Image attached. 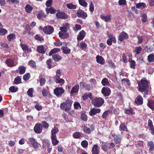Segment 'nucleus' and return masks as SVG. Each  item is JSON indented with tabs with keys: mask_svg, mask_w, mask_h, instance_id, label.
Returning <instances> with one entry per match:
<instances>
[{
	"mask_svg": "<svg viewBox=\"0 0 154 154\" xmlns=\"http://www.w3.org/2000/svg\"><path fill=\"white\" fill-rule=\"evenodd\" d=\"M111 16L110 15L106 16L101 15V18L106 22H109L111 20Z\"/></svg>",
	"mask_w": 154,
	"mask_h": 154,
	"instance_id": "bb28decb",
	"label": "nucleus"
},
{
	"mask_svg": "<svg viewBox=\"0 0 154 154\" xmlns=\"http://www.w3.org/2000/svg\"><path fill=\"white\" fill-rule=\"evenodd\" d=\"M34 103L35 104V107L38 111H40L42 109V107L41 106L39 105L38 102L36 101H34Z\"/></svg>",
	"mask_w": 154,
	"mask_h": 154,
	"instance_id": "8fccbe9b",
	"label": "nucleus"
},
{
	"mask_svg": "<svg viewBox=\"0 0 154 154\" xmlns=\"http://www.w3.org/2000/svg\"><path fill=\"white\" fill-rule=\"evenodd\" d=\"M33 90L32 88H30L27 91V94L30 97H33Z\"/></svg>",
	"mask_w": 154,
	"mask_h": 154,
	"instance_id": "4d7b16f0",
	"label": "nucleus"
},
{
	"mask_svg": "<svg viewBox=\"0 0 154 154\" xmlns=\"http://www.w3.org/2000/svg\"><path fill=\"white\" fill-rule=\"evenodd\" d=\"M59 36L62 38H68L69 35L68 33H62L60 32L59 33Z\"/></svg>",
	"mask_w": 154,
	"mask_h": 154,
	"instance_id": "4c0bfd02",
	"label": "nucleus"
},
{
	"mask_svg": "<svg viewBox=\"0 0 154 154\" xmlns=\"http://www.w3.org/2000/svg\"><path fill=\"white\" fill-rule=\"evenodd\" d=\"M147 146L149 147V151L151 152L154 150V143L152 141L148 142Z\"/></svg>",
	"mask_w": 154,
	"mask_h": 154,
	"instance_id": "c85d7f7f",
	"label": "nucleus"
},
{
	"mask_svg": "<svg viewBox=\"0 0 154 154\" xmlns=\"http://www.w3.org/2000/svg\"><path fill=\"white\" fill-rule=\"evenodd\" d=\"M7 32V30L3 28H0V35H5Z\"/></svg>",
	"mask_w": 154,
	"mask_h": 154,
	"instance_id": "338daca9",
	"label": "nucleus"
},
{
	"mask_svg": "<svg viewBox=\"0 0 154 154\" xmlns=\"http://www.w3.org/2000/svg\"><path fill=\"white\" fill-rule=\"evenodd\" d=\"M81 136V134L80 133L76 132L74 133L73 134V137L75 138H79Z\"/></svg>",
	"mask_w": 154,
	"mask_h": 154,
	"instance_id": "e2e57ef3",
	"label": "nucleus"
},
{
	"mask_svg": "<svg viewBox=\"0 0 154 154\" xmlns=\"http://www.w3.org/2000/svg\"><path fill=\"white\" fill-rule=\"evenodd\" d=\"M81 144L83 147L86 148L88 145V143L86 140H84L81 142Z\"/></svg>",
	"mask_w": 154,
	"mask_h": 154,
	"instance_id": "774afa93",
	"label": "nucleus"
},
{
	"mask_svg": "<svg viewBox=\"0 0 154 154\" xmlns=\"http://www.w3.org/2000/svg\"><path fill=\"white\" fill-rule=\"evenodd\" d=\"M45 10L47 14H48L50 13L51 14H54L56 12V10L52 7H51L49 8H46Z\"/></svg>",
	"mask_w": 154,
	"mask_h": 154,
	"instance_id": "a878e982",
	"label": "nucleus"
},
{
	"mask_svg": "<svg viewBox=\"0 0 154 154\" xmlns=\"http://www.w3.org/2000/svg\"><path fill=\"white\" fill-rule=\"evenodd\" d=\"M72 103V101L71 100L68 99L61 104L60 108L65 111H69L71 109Z\"/></svg>",
	"mask_w": 154,
	"mask_h": 154,
	"instance_id": "f03ea898",
	"label": "nucleus"
},
{
	"mask_svg": "<svg viewBox=\"0 0 154 154\" xmlns=\"http://www.w3.org/2000/svg\"><path fill=\"white\" fill-rule=\"evenodd\" d=\"M110 113L109 110H107L105 111L103 113L102 117L105 120H106L108 117Z\"/></svg>",
	"mask_w": 154,
	"mask_h": 154,
	"instance_id": "e433bc0d",
	"label": "nucleus"
},
{
	"mask_svg": "<svg viewBox=\"0 0 154 154\" xmlns=\"http://www.w3.org/2000/svg\"><path fill=\"white\" fill-rule=\"evenodd\" d=\"M79 4L83 7H85L88 5V4L85 0H79Z\"/></svg>",
	"mask_w": 154,
	"mask_h": 154,
	"instance_id": "3c124183",
	"label": "nucleus"
},
{
	"mask_svg": "<svg viewBox=\"0 0 154 154\" xmlns=\"http://www.w3.org/2000/svg\"><path fill=\"white\" fill-rule=\"evenodd\" d=\"M35 38L38 40L40 41H43L44 40V38L42 36H41L39 35H36L34 36Z\"/></svg>",
	"mask_w": 154,
	"mask_h": 154,
	"instance_id": "69168bd1",
	"label": "nucleus"
},
{
	"mask_svg": "<svg viewBox=\"0 0 154 154\" xmlns=\"http://www.w3.org/2000/svg\"><path fill=\"white\" fill-rule=\"evenodd\" d=\"M20 47L22 48V50L24 51H26L28 50V46L24 44H21Z\"/></svg>",
	"mask_w": 154,
	"mask_h": 154,
	"instance_id": "0e129e2a",
	"label": "nucleus"
},
{
	"mask_svg": "<svg viewBox=\"0 0 154 154\" xmlns=\"http://www.w3.org/2000/svg\"><path fill=\"white\" fill-rule=\"evenodd\" d=\"M43 126L40 124L36 123L34 128V130L35 133L37 134H40L42 131Z\"/></svg>",
	"mask_w": 154,
	"mask_h": 154,
	"instance_id": "423d86ee",
	"label": "nucleus"
},
{
	"mask_svg": "<svg viewBox=\"0 0 154 154\" xmlns=\"http://www.w3.org/2000/svg\"><path fill=\"white\" fill-rule=\"evenodd\" d=\"M52 144L54 146L57 145L59 143V141L57 139V137H51Z\"/></svg>",
	"mask_w": 154,
	"mask_h": 154,
	"instance_id": "a19ab883",
	"label": "nucleus"
},
{
	"mask_svg": "<svg viewBox=\"0 0 154 154\" xmlns=\"http://www.w3.org/2000/svg\"><path fill=\"white\" fill-rule=\"evenodd\" d=\"M119 130L120 131H128V129L127 127V124L125 122L121 123L119 127Z\"/></svg>",
	"mask_w": 154,
	"mask_h": 154,
	"instance_id": "aec40b11",
	"label": "nucleus"
},
{
	"mask_svg": "<svg viewBox=\"0 0 154 154\" xmlns=\"http://www.w3.org/2000/svg\"><path fill=\"white\" fill-rule=\"evenodd\" d=\"M33 8V7L29 4H27L25 7L26 11L29 13H31Z\"/></svg>",
	"mask_w": 154,
	"mask_h": 154,
	"instance_id": "2f4dec72",
	"label": "nucleus"
},
{
	"mask_svg": "<svg viewBox=\"0 0 154 154\" xmlns=\"http://www.w3.org/2000/svg\"><path fill=\"white\" fill-rule=\"evenodd\" d=\"M91 152L92 154H99L100 147L97 144L93 145L92 147Z\"/></svg>",
	"mask_w": 154,
	"mask_h": 154,
	"instance_id": "ddd939ff",
	"label": "nucleus"
},
{
	"mask_svg": "<svg viewBox=\"0 0 154 154\" xmlns=\"http://www.w3.org/2000/svg\"><path fill=\"white\" fill-rule=\"evenodd\" d=\"M54 82L56 83L59 84L60 85L62 86L64 83V80L60 78H54Z\"/></svg>",
	"mask_w": 154,
	"mask_h": 154,
	"instance_id": "4be33fe9",
	"label": "nucleus"
},
{
	"mask_svg": "<svg viewBox=\"0 0 154 154\" xmlns=\"http://www.w3.org/2000/svg\"><path fill=\"white\" fill-rule=\"evenodd\" d=\"M147 105L152 110H154V101L149 100L147 103Z\"/></svg>",
	"mask_w": 154,
	"mask_h": 154,
	"instance_id": "473e14b6",
	"label": "nucleus"
},
{
	"mask_svg": "<svg viewBox=\"0 0 154 154\" xmlns=\"http://www.w3.org/2000/svg\"><path fill=\"white\" fill-rule=\"evenodd\" d=\"M52 58L56 62H58L62 59L60 55L57 54H55L53 55Z\"/></svg>",
	"mask_w": 154,
	"mask_h": 154,
	"instance_id": "79ce46f5",
	"label": "nucleus"
},
{
	"mask_svg": "<svg viewBox=\"0 0 154 154\" xmlns=\"http://www.w3.org/2000/svg\"><path fill=\"white\" fill-rule=\"evenodd\" d=\"M36 16L37 17L39 20H41L43 18H45L46 17V15L42 11H39Z\"/></svg>",
	"mask_w": 154,
	"mask_h": 154,
	"instance_id": "b1692460",
	"label": "nucleus"
},
{
	"mask_svg": "<svg viewBox=\"0 0 154 154\" xmlns=\"http://www.w3.org/2000/svg\"><path fill=\"white\" fill-rule=\"evenodd\" d=\"M46 50V48L44 46L41 45L37 47L36 51L39 53L44 54Z\"/></svg>",
	"mask_w": 154,
	"mask_h": 154,
	"instance_id": "a211bd4d",
	"label": "nucleus"
},
{
	"mask_svg": "<svg viewBox=\"0 0 154 154\" xmlns=\"http://www.w3.org/2000/svg\"><path fill=\"white\" fill-rule=\"evenodd\" d=\"M112 42L114 43H116V37L109 38L107 40L106 43L108 45L110 46L112 45Z\"/></svg>",
	"mask_w": 154,
	"mask_h": 154,
	"instance_id": "5701e85b",
	"label": "nucleus"
},
{
	"mask_svg": "<svg viewBox=\"0 0 154 154\" xmlns=\"http://www.w3.org/2000/svg\"><path fill=\"white\" fill-rule=\"evenodd\" d=\"M125 113L129 115H132L133 114V110L131 107L129 109H125Z\"/></svg>",
	"mask_w": 154,
	"mask_h": 154,
	"instance_id": "58836bf2",
	"label": "nucleus"
},
{
	"mask_svg": "<svg viewBox=\"0 0 154 154\" xmlns=\"http://www.w3.org/2000/svg\"><path fill=\"white\" fill-rule=\"evenodd\" d=\"M14 82L17 85L22 83L21 78L20 76H17L14 79Z\"/></svg>",
	"mask_w": 154,
	"mask_h": 154,
	"instance_id": "37998d69",
	"label": "nucleus"
},
{
	"mask_svg": "<svg viewBox=\"0 0 154 154\" xmlns=\"http://www.w3.org/2000/svg\"><path fill=\"white\" fill-rule=\"evenodd\" d=\"M9 89L11 92L14 93L18 91V88L17 87L12 86L10 87Z\"/></svg>",
	"mask_w": 154,
	"mask_h": 154,
	"instance_id": "864d4df0",
	"label": "nucleus"
},
{
	"mask_svg": "<svg viewBox=\"0 0 154 154\" xmlns=\"http://www.w3.org/2000/svg\"><path fill=\"white\" fill-rule=\"evenodd\" d=\"M79 85H76L73 87L71 90L70 93L73 94L77 92L79 90Z\"/></svg>",
	"mask_w": 154,
	"mask_h": 154,
	"instance_id": "7c9ffc66",
	"label": "nucleus"
},
{
	"mask_svg": "<svg viewBox=\"0 0 154 154\" xmlns=\"http://www.w3.org/2000/svg\"><path fill=\"white\" fill-rule=\"evenodd\" d=\"M104 99L100 97H96L92 100V104L96 107H99L101 106L104 103Z\"/></svg>",
	"mask_w": 154,
	"mask_h": 154,
	"instance_id": "7ed1b4c3",
	"label": "nucleus"
},
{
	"mask_svg": "<svg viewBox=\"0 0 154 154\" xmlns=\"http://www.w3.org/2000/svg\"><path fill=\"white\" fill-rule=\"evenodd\" d=\"M128 38V35L125 32L122 31L119 36L118 40L121 42L124 39H127Z\"/></svg>",
	"mask_w": 154,
	"mask_h": 154,
	"instance_id": "6e6552de",
	"label": "nucleus"
},
{
	"mask_svg": "<svg viewBox=\"0 0 154 154\" xmlns=\"http://www.w3.org/2000/svg\"><path fill=\"white\" fill-rule=\"evenodd\" d=\"M43 32L47 35H50L53 32L54 27L50 25L46 26L43 29Z\"/></svg>",
	"mask_w": 154,
	"mask_h": 154,
	"instance_id": "39448f33",
	"label": "nucleus"
},
{
	"mask_svg": "<svg viewBox=\"0 0 154 154\" xmlns=\"http://www.w3.org/2000/svg\"><path fill=\"white\" fill-rule=\"evenodd\" d=\"M101 83L103 86H105L109 84L108 79L106 78H104L101 81Z\"/></svg>",
	"mask_w": 154,
	"mask_h": 154,
	"instance_id": "680f3d73",
	"label": "nucleus"
},
{
	"mask_svg": "<svg viewBox=\"0 0 154 154\" xmlns=\"http://www.w3.org/2000/svg\"><path fill=\"white\" fill-rule=\"evenodd\" d=\"M65 90L63 87H57L54 90V94L57 97H60L64 93Z\"/></svg>",
	"mask_w": 154,
	"mask_h": 154,
	"instance_id": "20e7f679",
	"label": "nucleus"
},
{
	"mask_svg": "<svg viewBox=\"0 0 154 154\" xmlns=\"http://www.w3.org/2000/svg\"><path fill=\"white\" fill-rule=\"evenodd\" d=\"M23 27L26 32L28 33L29 32L31 29L29 25V24H24L23 25Z\"/></svg>",
	"mask_w": 154,
	"mask_h": 154,
	"instance_id": "de8ad7c7",
	"label": "nucleus"
},
{
	"mask_svg": "<svg viewBox=\"0 0 154 154\" xmlns=\"http://www.w3.org/2000/svg\"><path fill=\"white\" fill-rule=\"evenodd\" d=\"M94 129V126L93 125L91 126V129L86 126H84L83 128V130L84 133L88 134H90L91 132V131L93 130Z\"/></svg>",
	"mask_w": 154,
	"mask_h": 154,
	"instance_id": "dca6fc26",
	"label": "nucleus"
},
{
	"mask_svg": "<svg viewBox=\"0 0 154 154\" xmlns=\"http://www.w3.org/2000/svg\"><path fill=\"white\" fill-rule=\"evenodd\" d=\"M148 61L149 62H152L154 61V55L153 54L149 55L147 57Z\"/></svg>",
	"mask_w": 154,
	"mask_h": 154,
	"instance_id": "09e8293b",
	"label": "nucleus"
},
{
	"mask_svg": "<svg viewBox=\"0 0 154 154\" xmlns=\"http://www.w3.org/2000/svg\"><path fill=\"white\" fill-rule=\"evenodd\" d=\"M57 11L58 12L56 14L57 18L62 19H66L68 18V15L65 13L61 12L60 10H58Z\"/></svg>",
	"mask_w": 154,
	"mask_h": 154,
	"instance_id": "9b49d317",
	"label": "nucleus"
},
{
	"mask_svg": "<svg viewBox=\"0 0 154 154\" xmlns=\"http://www.w3.org/2000/svg\"><path fill=\"white\" fill-rule=\"evenodd\" d=\"M18 69L19 70V73L20 74H23L26 72V67L23 66H20L18 67Z\"/></svg>",
	"mask_w": 154,
	"mask_h": 154,
	"instance_id": "f704fd0d",
	"label": "nucleus"
},
{
	"mask_svg": "<svg viewBox=\"0 0 154 154\" xmlns=\"http://www.w3.org/2000/svg\"><path fill=\"white\" fill-rule=\"evenodd\" d=\"M28 64L32 68L35 69L36 67L35 62L33 60H30L28 62Z\"/></svg>",
	"mask_w": 154,
	"mask_h": 154,
	"instance_id": "49530a36",
	"label": "nucleus"
},
{
	"mask_svg": "<svg viewBox=\"0 0 154 154\" xmlns=\"http://www.w3.org/2000/svg\"><path fill=\"white\" fill-rule=\"evenodd\" d=\"M146 4L144 2H140L136 5V8H144L146 7Z\"/></svg>",
	"mask_w": 154,
	"mask_h": 154,
	"instance_id": "c9c22d12",
	"label": "nucleus"
},
{
	"mask_svg": "<svg viewBox=\"0 0 154 154\" xmlns=\"http://www.w3.org/2000/svg\"><path fill=\"white\" fill-rule=\"evenodd\" d=\"M51 143L48 140L45 139L43 141V148H46L49 147L50 146Z\"/></svg>",
	"mask_w": 154,
	"mask_h": 154,
	"instance_id": "c756f323",
	"label": "nucleus"
},
{
	"mask_svg": "<svg viewBox=\"0 0 154 154\" xmlns=\"http://www.w3.org/2000/svg\"><path fill=\"white\" fill-rule=\"evenodd\" d=\"M80 48L82 49H85L87 47V45L84 41H82L80 44Z\"/></svg>",
	"mask_w": 154,
	"mask_h": 154,
	"instance_id": "13d9d810",
	"label": "nucleus"
},
{
	"mask_svg": "<svg viewBox=\"0 0 154 154\" xmlns=\"http://www.w3.org/2000/svg\"><path fill=\"white\" fill-rule=\"evenodd\" d=\"M30 75L29 73H27L23 75V79L24 80H28L30 78Z\"/></svg>",
	"mask_w": 154,
	"mask_h": 154,
	"instance_id": "052dcab7",
	"label": "nucleus"
},
{
	"mask_svg": "<svg viewBox=\"0 0 154 154\" xmlns=\"http://www.w3.org/2000/svg\"><path fill=\"white\" fill-rule=\"evenodd\" d=\"M29 140L34 148L36 149L39 147V144L37 142L35 139L32 137H30L29 138Z\"/></svg>",
	"mask_w": 154,
	"mask_h": 154,
	"instance_id": "9d476101",
	"label": "nucleus"
},
{
	"mask_svg": "<svg viewBox=\"0 0 154 154\" xmlns=\"http://www.w3.org/2000/svg\"><path fill=\"white\" fill-rule=\"evenodd\" d=\"M67 8L71 9H75L77 6L75 5H74L72 3L68 4L66 5Z\"/></svg>",
	"mask_w": 154,
	"mask_h": 154,
	"instance_id": "603ef678",
	"label": "nucleus"
},
{
	"mask_svg": "<svg viewBox=\"0 0 154 154\" xmlns=\"http://www.w3.org/2000/svg\"><path fill=\"white\" fill-rule=\"evenodd\" d=\"M61 49L63 50V53L65 54H67L70 53L71 50L66 46H62Z\"/></svg>",
	"mask_w": 154,
	"mask_h": 154,
	"instance_id": "393cba45",
	"label": "nucleus"
},
{
	"mask_svg": "<svg viewBox=\"0 0 154 154\" xmlns=\"http://www.w3.org/2000/svg\"><path fill=\"white\" fill-rule=\"evenodd\" d=\"M5 63L9 67H12L16 66L14 61L10 59H7L5 61Z\"/></svg>",
	"mask_w": 154,
	"mask_h": 154,
	"instance_id": "6ab92c4d",
	"label": "nucleus"
},
{
	"mask_svg": "<svg viewBox=\"0 0 154 154\" xmlns=\"http://www.w3.org/2000/svg\"><path fill=\"white\" fill-rule=\"evenodd\" d=\"M142 51V48L140 46L136 48L134 52H136L137 55H138Z\"/></svg>",
	"mask_w": 154,
	"mask_h": 154,
	"instance_id": "bf43d9fd",
	"label": "nucleus"
},
{
	"mask_svg": "<svg viewBox=\"0 0 154 154\" xmlns=\"http://www.w3.org/2000/svg\"><path fill=\"white\" fill-rule=\"evenodd\" d=\"M114 137V140L116 144H120L121 143L122 137L120 135L118 134L117 135H115Z\"/></svg>",
	"mask_w": 154,
	"mask_h": 154,
	"instance_id": "2eb2a0df",
	"label": "nucleus"
},
{
	"mask_svg": "<svg viewBox=\"0 0 154 154\" xmlns=\"http://www.w3.org/2000/svg\"><path fill=\"white\" fill-rule=\"evenodd\" d=\"M101 111V109L99 108H93L91 109L89 111V113L91 116H94L97 113H99Z\"/></svg>",
	"mask_w": 154,
	"mask_h": 154,
	"instance_id": "f8f14e48",
	"label": "nucleus"
},
{
	"mask_svg": "<svg viewBox=\"0 0 154 154\" xmlns=\"http://www.w3.org/2000/svg\"><path fill=\"white\" fill-rule=\"evenodd\" d=\"M149 83V82L147 81L146 78L141 79L140 82L138 83V91L141 92H144L146 95L148 94Z\"/></svg>",
	"mask_w": 154,
	"mask_h": 154,
	"instance_id": "f257e3e1",
	"label": "nucleus"
},
{
	"mask_svg": "<svg viewBox=\"0 0 154 154\" xmlns=\"http://www.w3.org/2000/svg\"><path fill=\"white\" fill-rule=\"evenodd\" d=\"M128 62L130 63V67L132 69H135L136 66V63L135 61L133 60L129 59Z\"/></svg>",
	"mask_w": 154,
	"mask_h": 154,
	"instance_id": "72a5a7b5",
	"label": "nucleus"
},
{
	"mask_svg": "<svg viewBox=\"0 0 154 154\" xmlns=\"http://www.w3.org/2000/svg\"><path fill=\"white\" fill-rule=\"evenodd\" d=\"M60 51L59 48H55L52 49L49 52V55L50 56H51L53 54H55Z\"/></svg>",
	"mask_w": 154,
	"mask_h": 154,
	"instance_id": "ea45409f",
	"label": "nucleus"
},
{
	"mask_svg": "<svg viewBox=\"0 0 154 154\" xmlns=\"http://www.w3.org/2000/svg\"><path fill=\"white\" fill-rule=\"evenodd\" d=\"M81 119L84 121H86L88 119L87 115L85 113H81Z\"/></svg>",
	"mask_w": 154,
	"mask_h": 154,
	"instance_id": "6e6d98bb",
	"label": "nucleus"
},
{
	"mask_svg": "<svg viewBox=\"0 0 154 154\" xmlns=\"http://www.w3.org/2000/svg\"><path fill=\"white\" fill-rule=\"evenodd\" d=\"M101 149L105 152H108V146L106 143L103 142L101 146Z\"/></svg>",
	"mask_w": 154,
	"mask_h": 154,
	"instance_id": "a18cd8bd",
	"label": "nucleus"
},
{
	"mask_svg": "<svg viewBox=\"0 0 154 154\" xmlns=\"http://www.w3.org/2000/svg\"><path fill=\"white\" fill-rule=\"evenodd\" d=\"M16 37V35L14 33L11 34L7 36V39L10 42L12 40L14 39Z\"/></svg>",
	"mask_w": 154,
	"mask_h": 154,
	"instance_id": "c03bdc74",
	"label": "nucleus"
},
{
	"mask_svg": "<svg viewBox=\"0 0 154 154\" xmlns=\"http://www.w3.org/2000/svg\"><path fill=\"white\" fill-rule=\"evenodd\" d=\"M143 97L140 95H139L135 99L134 103L137 105H140L143 103Z\"/></svg>",
	"mask_w": 154,
	"mask_h": 154,
	"instance_id": "4468645a",
	"label": "nucleus"
},
{
	"mask_svg": "<svg viewBox=\"0 0 154 154\" xmlns=\"http://www.w3.org/2000/svg\"><path fill=\"white\" fill-rule=\"evenodd\" d=\"M96 61L97 63L100 64L101 65H103L105 63V60L104 58L101 56H97L96 57Z\"/></svg>",
	"mask_w": 154,
	"mask_h": 154,
	"instance_id": "412c9836",
	"label": "nucleus"
},
{
	"mask_svg": "<svg viewBox=\"0 0 154 154\" xmlns=\"http://www.w3.org/2000/svg\"><path fill=\"white\" fill-rule=\"evenodd\" d=\"M61 71L60 69H58L56 71V75L53 78H60L61 76Z\"/></svg>",
	"mask_w": 154,
	"mask_h": 154,
	"instance_id": "5fc2aeb1",
	"label": "nucleus"
},
{
	"mask_svg": "<svg viewBox=\"0 0 154 154\" xmlns=\"http://www.w3.org/2000/svg\"><path fill=\"white\" fill-rule=\"evenodd\" d=\"M59 129L56 127H54V129H53L51 130V137H57L56 134L59 132Z\"/></svg>",
	"mask_w": 154,
	"mask_h": 154,
	"instance_id": "cd10ccee",
	"label": "nucleus"
},
{
	"mask_svg": "<svg viewBox=\"0 0 154 154\" xmlns=\"http://www.w3.org/2000/svg\"><path fill=\"white\" fill-rule=\"evenodd\" d=\"M85 31L83 30L80 32L77 37V40L78 41H81L83 40L85 37Z\"/></svg>",
	"mask_w": 154,
	"mask_h": 154,
	"instance_id": "f3484780",
	"label": "nucleus"
},
{
	"mask_svg": "<svg viewBox=\"0 0 154 154\" xmlns=\"http://www.w3.org/2000/svg\"><path fill=\"white\" fill-rule=\"evenodd\" d=\"M101 92L105 97L109 96L111 93V90L108 87H103L102 89Z\"/></svg>",
	"mask_w": 154,
	"mask_h": 154,
	"instance_id": "0eeeda50",
	"label": "nucleus"
},
{
	"mask_svg": "<svg viewBox=\"0 0 154 154\" xmlns=\"http://www.w3.org/2000/svg\"><path fill=\"white\" fill-rule=\"evenodd\" d=\"M76 14L78 17H82L84 19H85L88 16L86 12H85L84 11L80 9H79L77 11Z\"/></svg>",
	"mask_w": 154,
	"mask_h": 154,
	"instance_id": "1a4fd4ad",
	"label": "nucleus"
}]
</instances>
